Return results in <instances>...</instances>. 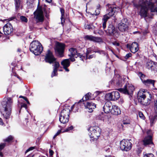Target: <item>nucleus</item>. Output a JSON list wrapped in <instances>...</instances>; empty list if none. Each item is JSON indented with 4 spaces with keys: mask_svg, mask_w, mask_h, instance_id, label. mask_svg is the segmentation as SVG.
I'll return each instance as SVG.
<instances>
[{
    "mask_svg": "<svg viewBox=\"0 0 157 157\" xmlns=\"http://www.w3.org/2000/svg\"><path fill=\"white\" fill-rule=\"evenodd\" d=\"M92 24H85L84 25L85 28L86 29H90L92 28Z\"/></svg>",
    "mask_w": 157,
    "mask_h": 157,
    "instance_id": "41",
    "label": "nucleus"
},
{
    "mask_svg": "<svg viewBox=\"0 0 157 157\" xmlns=\"http://www.w3.org/2000/svg\"><path fill=\"white\" fill-rule=\"evenodd\" d=\"M100 6V5H98L97 7V10H95V13H93V14L91 13V14L92 17H94L95 16L96 17V18L94 17V19H97V17L96 16L97 15H98L100 13V11L99 9Z\"/></svg>",
    "mask_w": 157,
    "mask_h": 157,
    "instance_id": "34",
    "label": "nucleus"
},
{
    "mask_svg": "<svg viewBox=\"0 0 157 157\" xmlns=\"http://www.w3.org/2000/svg\"><path fill=\"white\" fill-rule=\"evenodd\" d=\"M91 94L90 93H88L82 98L80 100L77 104H75L73 105L71 107V109H73L74 108L78 107L80 105V103L82 102V101L84 102L85 101L88 100H90L91 99L90 95Z\"/></svg>",
    "mask_w": 157,
    "mask_h": 157,
    "instance_id": "21",
    "label": "nucleus"
},
{
    "mask_svg": "<svg viewBox=\"0 0 157 157\" xmlns=\"http://www.w3.org/2000/svg\"><path fill=\"white\" fill-rule=\"evenodd\" d=\"M133 4L136 8H140V14L142 17L145 18L148 17V18H153L148 16V10L151 12L157 13L156 4L153 3L152 0H136L133 1Z\"/></svg>",
    "mask_w": 157,
    "mask_h": 157,
    "instance_id": "1",
    "label": "nucleus"
},
{
    "mask_svg": "<svg viewBox=\"0 0 157 157\" xmlns=\"http://www.w3.org/2000/svg\"><path fill=\"white\" fill-rule=\"evenodd\" d=\"M111 113L113 115H118L121 113V110L119 107L116 105H113L111 111Z\"/></svg>",
    "mask_w": 157,
    "mask_h": 157,
    "instance_id": "24",
    "label": "nucleus"
},
{
    "mask_svg": "<svg viewBox=\"0 0 157 157\" xmlns=\"http://www.w3.org/2000/svg\"><path fill=\"white\" fill-rule=\"evenodd\" d=\"M23 107L25 108V109H26L27 107V105L25 104H22L21 105V108H23Z\"/></svg>",
    "mask_w": 157,
    "mask_h": 157,
    "instance_id": "53",
    "label": "nucleus"
},
{
    "mask_svg": "<svg viewBox=\"0 0 157 157\" xmlns=\"http://www.w3.org/2000/svg\"><path fill=\"white\" fill-rule=\"evenodd\" d=\"M45 60L46 62L50 64L53 63V71L51 75L52 77L57 75V69L59 67V63L56 61V59L54 57L52 53L49 50L48 51L46 54Z\"/></svg>",
    "mask_w": 157,
    "mask_h": 157,
    "instance_id": "2",
    "label": "nucleus"
},
{
    "mask_svg": "<svg viewBox=\"0 0 157 157\" xmlns=\"http://www.w3.org/2000/svg\"><path fill=\"white\" fill-rule=\"evenodd\" d=\"M157 119V114L154 116L151 119L150 123L151 124H152L154 123V122Z\"/></svg>",
    "mask_w": 157,
    "mask_h": 157,
    "instance_id": "36",
    "label": "nucleus"
},
{
    "mask_svg": "<svg viewBox=\"0 0 157 157\" xmlns=\"http://www.w3.org/2000/svg\"><path fill=\"white\" fill-rule=\"evenodd\" d=\"M154 32L155 35H157V25L156 24L153 27Z\"/></svg>",
    "mask_w": 157,
    "mask_h": 157,
    "instance_id": "44",
    "label": "nucleus"
},
{
    "mask_svg": "<svg viewBox=\"0 0 157 157\" xmlns=\"http://www.w3.org/2000/svg\"><path fill=\"white\" fill-rule=\"evenodd\" d=\"M83 104L86 111L90 113L92 112L96 107V105L91 102L85 101Z\"/></svg>",
    "mask_w": 157,
    "mask_h": 157,
    "instance_id": "16",
    "label": "nucleus"
},
{
    "mask_svg": "<svg viewBox=\"0 0 157 157\" xmlns=\"http://www.w3.org/2000/svg\"><path fill=\"white\" fill-rule=\"evenodd\" d=\"M20 19V20H27V19L24 16H21L20 13H18L16 16H13L12 17H11L9 20H13L16 19L17 20L18 19ZM4 20H6L5 19Z\"/></svg>",
    "mask_w": 157,
    "mask_h": 157,
    "instance_id": "28",
    "label": "nucleus"
},
{
    "mask_svg": "<svg viewBox=\"0 0 157 157\" xmlns=\"http://www.w3.org/2000/svg\"><path fill=\"white\" fill-rule=\"evenodd\" d=\"M60 11L61 14V20H63V19H64V10L62 9H60Z\"/></svg>",
    "mask_w": 157,
    "mask_h": 157,
    "instance_id": "38",
    "label": "nucleus"
},
{
    "mask_svg": "<svg viewBox=\"0 0 157 157\" xmlns=\"http://www.w3.org/2000/svg\"><path fill=\"white\" fill-rule=\"evenodd\" d=\"M132 55V54L131 53H128L124 57V58L125 59V60H127L129 57L131 56Z\"/></svg>",
    "mask_w": 157,
    "mask_h": 157,
    "instance_id": "45",
    "label": "nucleus"
},
{
    "mask_svg": "<svg viewBox=\"0 0 157 157\" xmlns=\"http://www.w3.org/2000/svg\"><path fill=\"white\" fill-rule=\"evenodd\" d=\"M70 110L69 109L67 108L64 109L61 111L60 115L64 116V117H69V113Z\"/></svg>",
    "mask_w": 157,
    "mask_h": 157,
    "instance_id": "27",
    "label": "nucleus"
},
{
    "mask_svg": "<svg viewBox=\"0 0 157 157\" xmlns=\"http://www.w3.org/2000/svg\"><path fill=\"white\" fill-rule=\"evenodd\" d=\"M107 6L108 8L109 13L104 16L102 20H105L112 19V17L114 15V13L117 12L119 9L118 7L115 6L114 5L108 4Z\"/></svg>",
    "mask_w": 157,
    "mask_h": 157,
    "instance_id": "6",
    "label": "nucleus"
},
{
    "mask_svg": "<svg viewBox=\"0 0 157 157\" xmlns=\"http://www.w3.org/2000/svg\"><path fill=\"white\" fill-rule=\"evenodd\" d=\"M34 149V147H29L28 149L27 150H26V151L25 152V153H26L27 152H28V151H30Z\"/></svg>",
    "mask_w": 157,
    "mask_h": 157,
    "instance_id": "51",
    "label": "nucleus"
},
{
    "mask_svg": "<svg viewBox=\"0 0 157 157\" xmlns=\"http://www.w3.org/2000/svg\"><path fill=\"white\" fill-rule=\"evenodd\" d=\"M73 128V126H71L70 127L67 128V129H66L64 132H67L68 131L70 130H72Z\"/></svg>",
    "mask_w": 157,
    "mask_h": 157,
    "instance_id": "49",
    "label": "nucleus"
},
{
    "mask_svg": "<svg viewBox=\"0 0 157 157\" xmlns=\"http://www.w3.org/2000/svg\"><path fill=\"white\" fill-rule=\"evenodd\" d=\"M135 90L133 86L131 84H128L125 86L124 88H120L118 90L125 94L131 95Z\"/></svg>",
    "mask_w": 157,
    "mask_h": 157,
    "instance_id": "12",
    "label": "nucleus"
},
{
    "mask_svg": "<svg viewBox=\"0 0 157 157\" xmlns=\"http://www.w3.org/2000/svg\"><path fill=\"white\" fill-rule=\"evenodd\" d=\"M20 19V20H27V19L24 16H21L20 13H18L16 16H13L12 17H11L9 20H13L16 19L17 20L18 19ZM4 20H6L5 19Z\"/></svg>",
    "mask_w": 157,
    "mask_h": 157,
    "instance_id": "29",
    "label": "nucleus"
},
{
    "mask_svg": "<svg viewBox=\"0 0 157 157\" xmlns=\"http://www.w3.org/2000/svg\"><path fill=\"white\" fill-rule=\"evenodd\" d=\"M151 96V94L148 92L144 89L140 90L138 92L137 98L138 101H142L143 100Z\"/></svg>",
    "mask_w": 157,
    "mask_h": 157,
    "instance_id": "13",
    "label": "nucleus"
},
{
    "mask_svg": "<svg viewBox=\"0 0 157 157\" xmlns=\"http://www.w3.org/2000/svg\"><path fill=\"white\" fill-rule=\"evenodd\" d=\"M123 124H129L130 123L129 121H124L123 122Z\"/></svg>",
    "mask_w": 157,
    "mask_h": 157,
    "instance_id": "56",
    "label": "nucleus"
},
{
    "mask_svg": "<svg viewBox=\"0 0 157 157\" xmlns=\"http://www.w3.org/2000/svg\"><path fill=\"white\" fill-rule=\"evenodd\" d=\"M61 65L64 67H68L70 65V62L69 59H64L61 62Z\"/></svg>",
    "mask_w": 157,
    "mask_h": 157,
    "instance_id": "31",
    "label": "nucleus"
},
{
    "mask_svg": "<svg viewBox=\"0 0 157 157\" xmlns=\"http://www.w3.org/2000/svg\"><path fill=\"white\" fill-rule=\"evenodd\" d=\"M138 75L139 77H140L142 82H143V81L144 80L143 79L145 77V75L141 72H140L138 73Z\"/></svg>",
    "mask_w": 157,
    "mask_h": 157,
    "instance_id": "39",
    "label": "nucleus"
},
{
    "mask_svg": "<svg viewBox=\"0 0 157 157\" xmlns=\"http://www.w3.org/2000/svg\"><path fill=\"white\" fill-rule=\"evenodd\" d=\"M43 20H38V21L37 22V23H38L39 22H42L43 21Z\"/></svg>",
    "mask_w": 157,
    "mask_h": 157,
    "instance_id": "64",
    "label": "nucleus"
},
{
    "mask_svg": "<svg viewBox=\"0 0 157 157\" xmlns=\"http://www.w3.org/2000/svg\"><path fill=\"white\" fill-rule=\"evenodd\" d=\"M69 51L70 52V54L69 55V56L74 57L76 58L79 57L82 60H83L84 56H82L80 53H78L76 48H71L69 49Z\"/></svg>",
    "mask_w": 157,
    "mask_h": 157,
    "instance_id": "18",
    "label": "nucleus"
},
{
    "mask_svg": "<svg viewBox=\"0 0 157 157\" xmlns=\"http://www.w3.org/2000/svg\"><path fill=\"white\" fill-rule=\"evenodd\" d=\"M69 117H64L60 115L59 120L60 122L63 124H65L68 122Z\"/></svg>",
    "mask_w": 157,
    "mask_h": 157,
    "instance_id": "30",
    "label": "nucleus"
},
{
    "mask_svg": "<svg viewBox=\"0 0 157 157\" xmlns=\"http://www.w3.org/2000/svg\"><path fill=\"white\" fill-rule=\"evenodd\" d=\"M118 28L119 30L121 32L127 31L128 29V25L126 23L121 22L119 23Z\"/></svg>",
    "mask_w": 157,
    "mask_h": 157,
    "instance_id": "23",
    "label": "nucleus"
},
{
    "mask_svg": "<svg viewBox=\"0 0 157 157\" xmlns=\"http://www.w3.org/2000/svg\"><path fill=\"white\" fill-rule=\"evenodd\" d=\"M0 156L1 157H2L3 156V155L2 152L0 151Z\"/></svg>",
    "mask_w": 157,
    "mask_h": 157,
    "instance_id": "63",
    "label": "nucleus"
},
{
    "mask_svg": "<svg viewBox=\"0 0 157 157\" xmlns=\"http://www.w3.org/2000/svg\"><path fill=\"white\" fill-rule=\"evenodd\" d=\"M144 157H154V155L152 153L146 154L144 155Z\"/></svg>",
    "mask_w": 157,
    "mask_h": 157,
    "instance_id": "42",
    "label": "nucleus"
},
{
    "mask_svg": "<svg viewBox=\"0 0 157 157\" xmlns=\"http://www.w3.org/2000/svg\"><path fill=\"white\" fill-rule=\"evenodd\" d=\"M112 43L113 45L116 46H119L120 45V44L116 41H114L113 42H112Z\"/></svg>",
    "mask_w": 157,
    "mask_h": 157,
    "instance_id": "50",
    "label": "nucleus"
},
{
    "mask_svg": "<svg viewBox=\"0 0 157 157\" xmlns=\"http://www.w3.org/2000/svg\"><path fill=\"white\" fill-rule=\"evenodd\" d=\"M139 45L135 42H133L132 44H127V47L129 48L130 51L132 53H135L139 50Z\"/></svg>",
    "mask_w": 157,
    "mask_h": 157,
    "instance_id": "17",
    "label": "nucleus"
},
{
    "mask_svg": "<svg viewBox=\"0 0 157 157\" xmlns=\"http://www.w3.org/2000/svg\"><path fill=\"white\" fill-rule=\"evenodd\" d=\"M93 52H97L101 54L105 55V52L102 50H101L97 48H95L94 46L89 48L87 49L86 54H90Z\"/></svg>",
    "mask_w": 157,
    "mask_h": 157,
    "instance_id": "20",
    "label": "nucleus"
},
{
    "mask_svg": "<svg viewBox=\"0 0 157 157\" xmlns=\"http://www.w3.org/2000/svg\"><path fill=\"white\" fill-rule=\"evenodd\" d=\"M93 57V55H90V54H86V57L87 59H91Z\"/></svg>",
    "mask_w": 157,
    "mask_h": 157,
    "instance_id": "52",
    "label": "nucleus"
},
{
    "mask_svg": "<svg viewBox=\"0 0 157 157\" xmlns=\"http://www.w3.org/2000/svg\"><path fill=\"white\" fill-rule=\"evenodd\" d=\"M12 103V101L10 98L4 100L2 102V108L4 110L3 115L6 119L8 118L10 116Z\"/></svg>",
    "mask_w": 157,
    "mask_h": 157,
    "instance_id": "4",
    "label": "nucleus"
},
{
    "mask_svg": "<svg viewBox=\"0 0 157 157\" xmlns=\"http://www.w3.org/2000/svg\"><path fill=\"white\" fill-rule=\"evenodd\" d=\"M120 97V94L117 91H113L110 93L107 94L105 96L106 100L108 101H115Z\"/></svg>",
    "mask_w": 157,
    "mask_h": 157,
    "instance_id": "11",
    "label": "nucleus"
},
{
    "mask_svg": "<svg viewBox=\"0 0 157 157\" xmlns=\"http://www.w3.org/2000/svg\"><path fill=\"white\" fill-rule=\"evenodd\" d=\"M22 98L24 99L27 102L28 104H29V101L28 100L27 98L25 97H22Z\"/></svg>",
    "mask_w": 157,
    "mask_h": 157,
    "instance_id": "54",
    "label": "nucleus"
},
{
    "mask_svg": "<svg viewBox=\"0 0 157 157\" xmlns=\"http://www.w3.org/2000/svg\"><path fill=\"white\" fill-rule=\"evenodd\" d=\"M49 152L51 156L54 153V152L53 151L50 149L49 150Z\"/></svg>",
    "mask_w": 157,
    "mask_h": 157,
    "instance_id": "55",
    "label": "nucleus"
},
{
    "mask_svg": "<svg viewBox=\"0 0 157 157\" xmlns=\"http://www.w3.org/2000/svg\"><path fill=\"white\" fill-rule=\"evenodd\" d=\"M88 131L89 132V135L90 138L97 140L100 136L101 130L98 126L90 127L88 129Z\"/></svg>",
    "mask_w": 157,
    "mask_h": 157,
    "instance_id": "7",
    "label": "nucleus"
},
{
    "mask_svg": "<svg viewBox=\"0 0 157 157\" xmlns=\"http://www.w3.org/2000/svg\"><path fill=\"white\" fill-rule=\"evenodd\" d=\"M46 1L48 3H50L52 2V0H46Z\"/></svg>",
    "mask_w": 157,
    "mask_h": 157,
    "instance_id": "62",
    "label": "nucleus"
},
{
    "mask_svg": "<svg viewBox=\"0 0 157 157\" xmlns=\"http://www.w3.org/2000/svg\"><path fill=\"white\" fill-rule=\"evenodd\" d=\"M72 57H71L70 59V60H71V61L73 62L75 61V59L74 58H73Z\"/></svg>",
    "mask_w": 157,
    "mask_h": 157,
    "instance_id": "58",
    "label": "nucleus"
},
{
    "mask_svg": "<svg viewBox=\"0 0 157 157\" xmlns=\"http://www.w3.org/2000/svg\"><path fill=\"white\" fill-rule=\"evenodd\" d=\"M153 61L151 60H148L145 64V67L149 70H151L152 65H153Z\"/></svg>",
    "mask_w": 157,
    "mask_h": 157,
    "instance_id": "32",
    "label": "nucleus"
},
{
    "mask_svg": "<svg viewBox=\"0 0 157 157\" xmlns=\"http://www.w3.org/2000/svg\"><path fill=\"white\" fill-rule=\"evenodd\" d=\"M30 50L35 55H39L42 52L43 48L39 42L35 40L33 41L31 43Z\"/></svg>",
    "mask_w": 157,
    "mask_h": 157,
    "instance_id": "5",
    "label": "nucleus"
},
{
    "mask_svg": "<svg viewBox=\"0 0 157 157\" xmlns=\"http://www.w3.org/2000/svg\"><path fill=\"white\" fill-rule=\"evenodd\" d=\"M139 115L141 118H142L143 119H144V117L143 114V113L141 112H139Z\"/></svg>",
    "mask_w": 157,
    "mask_h": 157,
    "instance_id": "46",
    "label": "nucleus"
},
{
    "mask_svg": "<svg viewBox=\"0 0 157 157\" xmlns=\"http://www.w3.org/2000/svg\"><path fill=\"white\" fill-rule=\"evenodd\" d=\"M13 139V137L12 136H9L8 138L4 140L5 142H10Z\"/></svg>",
    "mask_w": 157,
    "mask_h": 157,
    "instance_id": "37",
    "label": "nucleus"
},
{
    "mask_svg": "<svg viewBox=\"0 0 157 157\" xmlns=\"http://www.w3.org/2000/svg\"><path fill=\"white\" fill-rule=\"evenodd\" d=\"M5 145L6 144L5 143H2L0 144V151L2 150L4 147Z\"/></svg>",
    "mask_w": 157,
    "mask_h": 157,
    "instance_id": "47",
    "label": "nucleus"
},
{
    "mask_svg": "<svg viewBox=\"0 0 157 157\" xmlns=\"http://www.w3.org/2000/svg\"><path fill=\"white\" fill-rule=\"evenodd\" d=\"M113 106L110 101H108L106 102L103 107L104 112L106 113L111 112Z\"/></svg>",
    "mask_w": 157,
    "mask_h": 157,
    "instance_id": "22",
    "label": "nucleus"
},
{
    "mask_svg": "<svg viewBox=\"0 0 157 157\" xmlns=\"http://www.w3.org/2000/svg\"><path fill=\"white\" fill-rule=\"evenodd\" d=\"M112 82L114 83H116V86L119 87L122 86L124 80L122 78L121 76L119 75H116L114 76Z\"/></svg>",
    "mask_w": 157,
    "mask_h": 157,
    "instance_id": "15",
    "label": "nucleus"
},
{
    "mask_svg": "<svg viewBox=\"0 0 157 157\" xmlns=\"http://www.w3.org/2000/svg\"><path fill=\"white\" fill-rule=\"evenodd\" d=\"M155 81L151 79H147L143 81V83L146 85L152 84L153 86H154Z\"/></svg>",
    "mask_w": 157,
    "mask_h": 157,
    "instance_id": "33",
    "label": "nucleus"
},
{
    "mask_svg": "<svg viewBox=\"0 0 157 157\" xmlns=\"http://www.w3.org/2000/svg\"><path fill=\"white\" fill-rule=\"evenodd\" d=\"M61 132V131L60 130H59L57 132L56 134L55 135L56 136L58 135Z\"/></svg>",
    "mask_w": 157,
    "mask_h": 157,
    "instance_id": "57",
    "label": "nucleus"
},
{
    "mask_svg": "<svg viewBox=\"0 0 157 157\" xmlns=\"http://www.w3.org/2000/svg\"><path fill=\"white\" fill-rule=\"evenodd\" d=\"M107 21V20H104L102 23V27L104 29H105L106 27V24Z\"/></svg>",
    "mask_w": 157,
    "mask_h": 157,
    "instance_id": "48",
    "label": "nucleus"
},
{
    "mask_svg": "<svg viewBox=\"0 0 157 157\" xmlns=\"http://www.w3.org/2000/svg\"><path fill=\"white\" fill-rule=\"evenodd\" d=\"M136 151L137 154H138V155H139L142 152V149L141 148L138 147L137 148Z\"/></svg>",
    "mask_w": 157,
    "mask_h": 157,
    "instance_id": "40",
    "label": "nucleus"
},
{
    "mask_svg": "<svg viewBox=\"0 0 157 157\" xmlns=\"http://www.w3.org/2000/svg\"><path fill=\"white\" fill-rule=\"evenodd\" d=\"M143 142L145 146L152 144L151 136H149L145 138L143 140Z\"/></svg>",
    "mask_w": 157,
    "mask_h": 157,
    "instance_id": "26",
    "label": "nucleus"
},
{
    "mask_svg": "<svg viewBox=\"0 0 157 157\" xmlns=\"http://www.w3.org/2000/svg\"><path fill=\"white\" fill-rule=\"evenodd\" d=\"M83 38L84 40L86 41H92L96 43L103 42V40L101 37L95 36L91 35H85Z\"/></svg>",
    "mask_w": 157,
    "mask_h": 157,
    "instance_id": "14",
    "label": "nucleus"
},
{
    "mask_svg": "<svg viewBox=\"0 0 157 157\" xmlns=\"http://www.w3.org/2000/svg\"><path fill=\"white\" fill-rule=\"evenodd\" d=\"M3 124V122L2 119L0 118V124Z\"/></svg>",
    "mask_w": 157,
    "mask_h": 157,
    "instance_id": "61",
    "label": "nucleus"
},
{
    "mask_svg": "<svg viewBox=\"0 0 157 157\" xmlns=\"http://www.w3.org/2000/svg\"><path fill=\"white\" fill-rule=\"evenodd\" d=\"M21 50L19 48H18L17 50V52H21Z\"/></svg>",
    "mask_w": 157,
    "mask_h": 157,
    "instance_id": "60",
    "label": "nucleus"
},
{
    "mask_svg": "<svg viewBox=\"0 0 157 157\" xmlns=\"http://www.w3.org/2000/svg\"><path fill=\"white\" fill-rule=\"evenodd\" d=\"M43 11L44 12L46 18H49V9L46 6L44 5L41 6H38L36 10L34 12V17L36 20H44Z\"/></svg>",
    "mask_w": 157,
    "mask_h": 157,
    "instance_id": "3",
    "label": "nucleus"
},
{
    "mask_svg": "<svg viewBox=\"0 0 157 157\" xmlns=\"http://www.w3.org/2000/svg\"><path fill=\"white\" fill-rule=\"evenodd\" d=\"M3 29L5 34L6 35L11 34L13 30L12 26L10 23L6 24L3 27Z\"/></svg>",
    "mask_w": 157,
    "mask_h": 157,
    "instance_id": "19",
    "label": "nucleus"
},
{
    "mask_svg": "<svg viewBox=\"0 0 157 157\" xmlns=\"http://www.w3.org/2000/svg\"><path fill=\"white\" fill-rule=\"evenodd\" d=\"M65 48L64 44L59 42L56 43L55 48V52L59 57H62L63 56Z\"/></svg>",
    "mask_w": 157,
    "mask_h": 157,
    "instance_id": "8",
    "label": "nucleus"
},
{
    "mask_svg": "<svg viewBox=\"0 0 157 157\" xmlns=\"http://www.w3.org/2000/svg\"><path fill=\"white\" fill-rule=\"evenodd\" d=\"M153 65H152V71H156L157 70V67H156V65H155V62H153Z\"/></svg>",
    "mask_w": 157,
    "mask_h": 157,
    "instance_id": "43",
    "label": "nucleus"
},
{
    "mask_svg": "<svg viewBox=\"0 0 157 157\" xmlns=\"http://www.w3.org/2000/svg\"><path fill=\"white\" fill-rule=\"evenodd\" d=\"M105 31L108 35L113 36L114 37L117 38L119 35V32L112 24H110L108 26V29L105 30Z\"/></svg>",
    "mask_w": 157,
    "mask_h": 157,
    "instance_id": "9",
    "label": "nucleus"
},
{
    "mask_svg": "<svg viewBox=\"0 0 157 157\" xmlns=\"http://www.w3.org/2000/svg\"><path fill=\"white\" fill-rule=\"evenodd\" d=\"M67 68V67H63V68L65 69L66 71L68 72L69 71V70Z\"/></svg>",
    "mask_w": 157,
    "mask_h": 157,
    "instance_id": "59",
    "label": "nucleus"
},
{
    "mask_svg": "<svg viewBox=\"0 0 157 157\" xmlns=\"http://www.w3.org/2000/svg\"><path fill=\"white\" fill-rule=\"evenodd\" d=\"M131 147L132 144L128 140L123 139L120 142V147L122 150L128 151Z\"/></svg>",
    "mask_w": 157,
    "mask_h": 157,
    "instance_id": "10",
    "label": "nucleus"
},
{
    "mask_svg": "<svg viewBox=\"0 0 157 157\" xmlns=\"http://www.w3.org/2000/svg\"><path fill=\"white\" fill-rule=\"evenodd\" d=\"M151 98V96H148L146 98H144V100H143L142 101H140V102L143 105H148L150 103Z\"/></svg>",
    "mask_w": 157,
    "mask_h": 157,
    "instance_id": "25",
    "label": "nucleus"
},
{
    "mask_svg": "<svg viewBox=\"0 0 157 157\" xmlns=\"http://www.w3.org/2000/svg\"><path fill=\"white\" fill-rule=\"evenodd\" d=\"M15 8L16 10H17L20 6L21 2V0H14Z\"/></svg>",
    "mask_w": 157,
    "mask_h": 157,
    "instance_id": "35",
    "label": "nucleus"
}]
</instances>
